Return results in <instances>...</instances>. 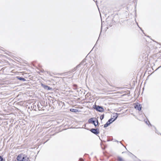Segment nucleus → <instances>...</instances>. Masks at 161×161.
<instances>
[{"label":"nucleus","mask_w":161,"mask_h":161,"mask_svg":"<svg viewBox=\"0 0 161 161\" xmlns=\"http://www.w3.org/2000/svg\"><path fill=\"white\" fill-rule=\"evenodd\" d=\"M77 69L76 68V67H75L71 70V72H74L75 71V70H76Z\"/></svg>","instance_id":"nucleus-16"},{"label":"nucleus","mask_w":161,"mask_h":161,"mask_svg":"<svg viewBox=\"0 0 161 161\" xmlns=\"http://www.w3.org/2000/svg\"><path fill=\"white\" fill-rule=\"evenodd\" d=\"M95 122L96 121H94V123H93L92 124L93 125H94L95 126H97V125L96 123H95Z\"/></svg>","instance_id":"nucleus-23"},{"label":"nucleus","mask_w":161,"mask_h":161,"mask_svg":"<svg viewBox=\"0 0 161 161\" xmlns=\"http://www.w3.org/2000/svg\"><path fill=\"white\" fill-rule=\"evenodd\" d=\"M153 126L154 128L155 129V132L156 133L158 134H159V133H158V130L156 129V127L154 126Z\"/></svg>","instance_id":"nucleus-17"},{"label":"nucleus","mask_w":161,"mask_h":161,"mask_svg":"<svg viewBox=\"0 0 161 161\" xmlns=\"http://www.w3.org/2000/svg\"><path fill=\"white\" fill-rule=\"evenodd\" d=\"M74 86H77V85H75Z\"/></svg>","instance_id":"nucleus-26"},{"label":"nucleus","mask_w":161,"mask_h":161,"mask_svg":"<svg viewBox=\"0 0 161 161\" xmlns=\"http://www.w3.org/2000/svg\"><path fill=\"white\" fill-rule=\"evenodd\" d=\"M3 158L0 156V161H3Z\"/></svg>","instance_id":"nucleus-22"},{"label":"nucleus","mask_w":161,"mask_h":161,"mask_svg":"<svg viewBox=\"0 0 161 161\" xmlns=\"http://www.w3.org/2000/svg\"><path fill=\"white\" fill-rule=\"evenodd\" d=\"M161 67V66H160L159 67Z\"/></svg>","instance_id":"nucleus-30"},{"label":"nucleus","mask_w":161,"mask_h":161,"mask_svg":"<svg viewBox=\"0 0 161 161\" xmlns=\"http://www.w3.org/2000/svg\"><path fill=\"white\" fill-rule=\"evenodd\" d=\"M111 141L110 140H109V139H108V140H107V142H109V141Z\"/></svg>","instance_id":"nucleus-25"},{"label":"nucleus","mask_w":161,"mask_h":161,"mask_svg":"<svg viewBox=\"0 0 161 161\" xmlns=\"http://www.w3.org/2000/svg\"><path fill=\"white\" fill-rule=\"evenodd\" d=\"M22 161H30L29 158L27 157V155L25 154H23V155L22 158Z\"/></svg>","instance_id":"nucleus-5"},{"label":"nucleus","mask_w":161,"mask_h":161,"mask_svg":"<svg viewBox=\"0 0 161 161\" xmlns=\"http://www.w3.org/2000/svg\"><path fill=\"white\" fill-rule=\"evenodd\" d=\"M90 131L94 134L97 135L99 133V130L98 128H92L90 129Z\"/></svg>","instance_id":"nucleus-2"},{"label":"nucleus","mask_w":161,"mask_h":161,"mask_svg":"<svg viewBox=\"0 0 161 161\" xmlns=\"http://www.w3.org/2000/svg\"><path fill=\"white\" fill-rule=\"evenodd\" d=\"M95 118H92L88 120V122L89 123H92L93 124V123H94V121H96V120H94V119ZM96 119V118H95Z\"/></svg>","instance_id":"nucleus-9"},{"label":"nucleus","mask_w":161,"mask_h":161,"mask_svg":"<svg viewBox=\"0 0 161 161\" xmlns=\"http://www.w3.org/2000/svg\"><path fill=\"white\" fill-rule=\"evenodd\" d=\"M70 111L71 112L76 113L79 112L78 110L77 109H75L74 108H71L70 109Z\"/></svg>","instance_id":"nucleus-11"},{"label":"nucleus","mask_w":161,"mask_h":161,"mask_svg":"<svg viewBox=\"0 0 161 161\" xmlns=\"http://www.w3.org/2000/svg\"><path fill=\"white\" fill-rule=\"evenodd\" d=\"M160 135H161V134H160Z\"/></svg>","instance_id":"nucleus-31"},{"label":"nucleus","mask_w":161,"mask_h":161,"mask_svg":"<svg viewBox=\"0 0 161 161\" xmlns=\"http://www.w3.org/2000/svg\"><path fill=\"white\" fill-rule=\"evenodd\" d=\"M23 155V154H19L17 157V160L18 161H21L22 160V157Z\"/></svg>","instance_id":"nucleus-8"},{"label":"nucleus","mask_w":161,"mask_h":161,"mask_svg":"<svg viewBox=\"0 0 161 161\" xmlns=\"http://www.w3.org/2000/svg\"><path fill=\"white\" fill-rule=\"evenodd\" d=\"M144 121L147 125H151L150 123V122L148 120L147 121L146 120H144Z\"/></svg>","instance_id":"nucleus-13"},{"label":"nucleus","mask_w":161,"mask_h":161,"mask_svg":"<svg viewBox=\"0 0 161 161\" xmlns=\"http://www.w3.org/2000/svg\"><path fill=\"white\" fill-rule=\"evenodd\" d=\"M41 86L43 88L47 90H50L52 89L51 87H50L49 86L43 84L42 83Z\"/></svg>","instance_id":"nucleus-6"},{"label":"nucleus","mask_w":161,"mask_h":161,"mask_svg":"<svg viewBox=\"0 0 161 161\" xmlns=\"http://www.w3.org/2000/svg\"><path fill=\"white\" fill-rule=\"evenodd\" d=\"M119 114H118L117 113H116L115 114L113 115L112 117L111 118L112 119V120L113 121H114L117 118L118 115Z\"/></svg>","instance_id":"nucleus-7"},{"label":"nucleus","mask_w":161,"mask_h":161,"mask_svg":"<svg viewBox=\"0 0 161 161\" xmlns=\"http://www.w3.org/2000/svg\"><path fill=\"white\" fill-rule=\"evenodd\" d=\"M116 142H118V141H116Z\"/></svg>","instance_id":"nucleus-28"},{"label":"nucleus","mask_w":161,"mask_h":161,"mask_svg":"<svg viewBox=\"0 0 161 161\" xmlns=\"http://www.w3.org/2000/svg\"><path fill=\"white\" fill-rule=\"evenodd\" d=\"M81 65V64L80 63L79 64H78L77 66H76V67L77 69L78 68L80 67V66Z\"/></svg>","instance_id":"nucleus-18"},{"label":"nucleus","mask_w":161,"mask_h":161,"mask_svg":"<svg viewBox=\"0 0 161 161\" xmlns=\"http://www.w3.org/2000/svg\"><path fill=\"white\" fill-rule=\"evenodd\" d=\"M96 123H97V125L99 124V123L97 119H96Z\"/></svg>","instance_id":"nucleus-21"},{"label":"nucleus","mask_w":161,"mask_h":161,"mask_svg":"<svg viewBox=\"0 0 161 161\" xmlns=\"http://www.w3.org/2000/svg\"><path fill=\"white\" fill-rule=\"evenodd\" d=\"M17 79L19 80H21L22 81H24L26 80V79L23 77L19 76H17Z\"/></svg>","instance_id":"nucleus-10"},{"label":"nucleus","mask_w":161,"mask_h":161,"mask_svg":"<svg viewBox=\"0 0 161 161\" xmlns=\"http://www.w3.org/2000/svg\"><path fill=\"white\" fill-rule=\"evenodd\" d=\"M135 21H136V24L137 25V26H138V27L143 32V30H142V28H140L139 26L138 25V23L136 22V20H135Z\"/></svg>","instance_id":"nucleus-20"},{"label":"nucleus","mask_w":161,"mask_h":161,"mask_svg":"<svg viewBox=\"0 0 161 161\" xmlns=\"http://www.w3.org/2000/svg\"><path fill=\"white\" fill-rule=\"evenodd\" d=\"M86 62V60L85 59H83L81 62L80 64H82L84 63H85Z\"/></svg>","instance_id":"nucleus-19"},{"label":"nucleus","mask_w":161,"mask_h":161,"mask_svg":"<svg viewBox=\"0 0 161 161\" xmlns=\"http://www.w3.org/2000/svg\"><path fill=\"white\" fill-rule=\"evenodd\" d=\"M48 141V140H47V141L46 142H47V141Z\"/></svg>","instance_id":"nucleus-29"},{"label":"nucleus","mask_w":161,"mask_h":161,"mask_svg":"<svg viewBox=\"0 0 161 161\" xmlns=\"http://www.w3.org/2000/svg\"><path fill=\"white\" fill-rule=\"evenodd\" d=\"M118 160L119 161H122L123 159L121 157H118Z\"/></svg>","instance_id":"nucleus-14"},{"label":"nucleus","mask_w":161,"mask_h":161,"mask_svg":"<svg viewBox=\"0 0 161 161\" xmlns=\"http://www.w3.org/2000/svg\"><path fill=\"white\" fill-rule=\"evenodd\" d=\"M135 108L138 111H141L142 109V106L140 104L137 103L134 106Z\"/></svg>","instance_id":"nucleus-4"},{"label":"nucleus","mask_w":161,"mask_h":161,"mask_svg":"<svg viewBox=\"0 0 161 161\" xmlns=\"http://www.w3.org/2000/svg\"><path fill=\"white\" fill-rule=\"evenodd\" d=\"M79 160L80 161H83V159L81 158H80L79 159Z\"/></svg>","instance_id":"nucleus-24"},{"label":"nucleus","mask_w":161,"mask_h":161,"mask_svg":"<svg viewBox=\"0 0 161 161\" xmlns=\"http://www.w3.org/2000/svg\"><path fill=\"white\" fill-rule=\"evenodd\" d=\"M114 121L112 120V119L110 118L109 119L107 123L104 125V127L106 128L108 126Z\"/></svg>","instance_id":"nucleus-3"},{"label":"nucleus","mask_w":161,"mask_h":161,"mask_svg":"<svg viewBox=\"0 0 161 161\" xmlns=\"http://www.w3.org/2000/svg\"><path fill=\"white\" fill-rule=\"evenodd\" d=\"M104 118V115L103 114V115H102L100 116V119L101 120H102Z\"/></svg>","instance_id":"nucleus-15"},{"label":"nucleus","mask_w":161,"mask_h":161,"mask_svg":"<svg viewBox=\"0 0 161 161\" xmlns=\"http://www.w3.org/2000/svg\"><path fill=\"white\" fill-rule=\"evenodd\" d=\"M12 161H16L15 160H13Z\"/></svg>","instance_id":"nucleus-27"},{"label":"nucleus","mask_w":161,"mask_h":161,"mask_svg":"<svg viewBox=\"0 0 161 161\" xmlns=\"http://www.w3.org/2000/svg\"><path fill=\"white\" fill-rule=\"evenodd\" d=\"M36 106L35 105H34L33 104V105L31 106V108L32 109V110H34L35 111H36Z\"/></svg>","instance_id":"nucleus-12"},{"label":"nucleus","mask_w":161,"mask_h":161,"mask_svg":"<svg viewBox=\"0 0 161 161\" xmlns=\"http://www.w3.org/2000/svg\"><path fill=\"white\" fill-rule=\"evenodd\" d=\"M93 108L97 111L102 112H103L104 110L103 107L95 105L93 106Z\"/></svg>","instance_id":"nucleus-1"}]
</instances>
